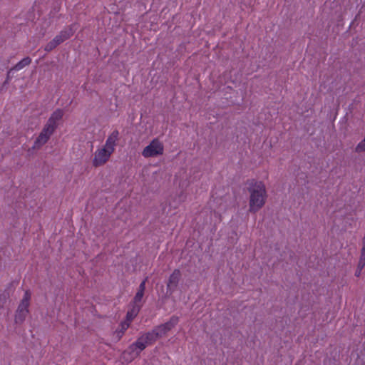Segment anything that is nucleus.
I'll return each instance as SVG.
<instances>
[{
    "label": "nucleus",
    "mask_w": 365,
    "mask_h": 365,
    "mask_svg": "<svg viewBox=\"0 0 365 365\" xmlns=\"http://www.w3.org/2000/svg\"><path fill=\"white\" fill-rule=\"evenodd\" d=\"M120 133L118 130H114L108 135L105 144L98 147L93 153L92 164L98 168L104 165L115 152L119 140Z\"/></svg>",
    "instance_id": "obj_1"
},
{
    "label": "nucleus",
    "mask_w": 365,
    "mask_h": 365,
    "mask_svg": "<svg viewBox=\"0 0 365 365\" xmlns=\"http://www.w3.org/2000/svg\"><path fill=\"white\" fill-rule=\"evenodd\" d=\"M249 212L256 213L266 204L267 192L265 184L260 180H252L248 182Z\"/></svg>",
    "instance_id": "obj_2"
},
{
    "label": "nucleus",
    "mask_w": 365,
    "mask_h": 365,
    "mask_svg": "<svg viewBox=\"0 0 365 365\" xmlns=\"http://www.w3.org/2000/svg\"><path fill=\"white\" fill-rule=\"evenodd\" d=\"M155 341L150 331L142 334L135 342L129 346L128 349L123 352V358L128 361H133L147 346L153 344Z\"/></svg>",
    "instance_id": "obj_3"
},
{
    "label": "nucleus",
    "mask_w": 365,
    "mask_h": 365,
    "mask_svg": "<svg viewBox=\"0 0 365 365\" xmlns=\"http://www.w3.org/2000/svg\"><path fill=\"white\" fill-rule=\"evenodd\" d=\"M164 150L163 143L158 138H155L143 148L142 155L145 158H158L163 155Z\"/></svg>",
    "instance_id": "obj_4"
},
{
    "label": "nucleus",
    "mask_w": 365,
    "mask_h": 365,
    "mask_svg": "<svg viewBox=\"0 0 365 365\" xmlns=\"http://www.w3.org/2000/svg\"><path fill=\"white\" fill-rule=\"evenodd\" d=\"M178 322L179 317L177 316H173L168 322L153 329L150 333L155 341H156L158 338L165 336L168 332L172 330L178 324Z\"/></svg>",
    "instance_id": "obj_5"
},
{
    "label": "nucleus",
    "mask_w": 365,
    "mask_h": 365,
    "mask_svg": "<svg viewBox=\"0 0 365 365\" xmlns=\"http://www.w3.org/2000/svg\"><path fill=\"white\" fill-rule=\"evenodd\" d=\"M31 300V293L26 290L24 292L22 299L21 300L15 314V322L17 324L22 323L29 314V307Z\"/></svg>",
    "instance_id": "obj_6"
},
{
    "label": "nucleus",
    "mask_w": 365,
    "mask_h": 365,
    "mask_svg": "<svg viewBox=\"0 0 365 365\" xmlns=\"http://www.w3.org/2000/svg\"><path fill=\"white\" fill-rule=\"evenodd\" d=\"M74 33V29L73 26L68 27L60 32V34L56 36L53 40L49 41L45 46V51L49 52L54 49L57 46L63 43L66 39L69 38L73 36Z\"/></svg>",
    "instance_id": "obj_7"
},
{
    "label": "nucleus",
    "mask_w": 365,
    "mask_h": 365,
    "mask_svg": "<svg viewBox=\"0 0 365 365\" xmlns=\"http://www.w3.org/2000/svg\"><path fill=\"white\" fill-rule=\"evenodd\" d=\"M63 115V110H56L52 113L44 126L47 127L53 131H55L58 125L59 122L61 120Z\"/></svg>",
    "instance_id": "obj_8"
},
{
    "label": "nucleus",
    "mask_w": 365,
    "mask_h": 365,
    "mask_svg": "<svg viewBox=\"0 0 365 365\" xmlns=\"http://www.w3.org/2000/svg\"><path fill=\"white\" fill-rule=\"evenodd\" d=\"M53 133L54 131L51 130L46 126H43L42 130L35 140L34 146L36 148H40L43 145L46 144Z\"/></svg>",
    "instance_id": "obj_9"
},
{
    "label": "nucleus",
    "mask_w": 365,
    "mask_h": 365,
    "mask_svg": "<svg viewBox=\"0 0 365 365\" xmlns=\"http://www.w3.org/2000/svg\"><path fill=\"white\" fill-rule=\"evenodd\" d=\"M181 277V272L179 269H175L173 273L170 275L168 283H167V289L170 292V294L175 290L177 287L180 279Z\"/></svg>",
    "instance_id": "obj_10"
},
{
    "label": "nucleus",
    "mask_w": 365,
    "mask_h": 365,
    "mask_svg": "<svg viewBox=\"0 0 365 365\" xmlns=\"http://www.w3.org/2000/svg\"><path fill=\"white\" fill-rule=\"evenodd\" d=\"M145 284H146V279H144L139 285L138 292L135 294L134 299H133L134 305H140V307L142 306V299H143V297L144 295V292L145 289Z\"/></svg>",
    "instance_id": "obj_11"
},
{
    "label": "nucleus",
    "mask_w": 365,
    "mask_h": 365,
    "mask_svg": "<svg viewBox=\"0 0 365 365\" xmlns=\"http://www.w3.org/2000/svg\"><path fill=\"white\" fill-rule=\"evenodd\" d=\"M140 309V305H133L131 309L127 312L125 320L131 323L133 319L138 315Z\"/></svg>",
    "instance_id": "obj_12"
},
{
    "label": "nucleus",
    "mask_w": 365,
    "mask_h": 365,
    "mask_svg": "<svg viewBox=\"0 0 365 365\" xmlns=\"http://www.w3.org/2000/svg\"><path fill=\"white\" fill-rule=\"evenodd\" d=\"M31 59L29 57H26L20 61L16 66L14 67V69L16 71H19L22 69L26 66H28L31 63Z\"/></svg>",
    "instance_id": "obj_13"
},
{
    "label": "nucleus",
    "mask_w": 365,
    "mask_h": 365,
    "mask_svg": "<svg viewBox=\"0 0 365 365\" xmlns=\"http://www.w3.org/2000/svg\"><path fill=\"white\" fill-rule=\"evenodd\" d=\"M358 265H359L360 268H364L365 267V249H361Z\"/></svg>",
    "instance_id": "obj_14"
},
{
    "label": "nucleus",
    "mask_w": 365,
    "mask_h": 365,
    "mask_svg": "<svg viewBox=\"0 0 365 365\" xmlns=\"http://www.w3.org/2000/svg\"><path fill=\"white\" fill-rule=\"evenodd\" d=\"M124 333L125 332L123 331L120 329L115 330L113 333L114 339L116 341H119L123 336Z\"/></svg>",
    "instance_id": "obj_15"
},
{
    "label": "nucleus",
    "mask_w": 365,
    "mask_h": 365,
    "mask_svg": "<svg viewBox=\"0 0 365 365\" xmlns=\"http://www.w3.org/2000/svg\"><path fill=\"white\" fill-rule=\"evenodd\" d=\"M130 322L125 320L123 322L120 323V329L123 331H125L128 327H130Z\"/></svg>",
    "instance_id": "obj_16"
},
{
    "label": "nucleus",
    "mask_w": 365,
    "mask_h": 365,
    "mask_svg": "<svg viewBox=\"0 0 365 365\" xmlns=\"http://www.w3.org/2000/svg\"><path fill=\"white\" fill-rule=\"evenodd\" d=\"M362 269L363 268H360L359 265H358L357 269H356V271L355 272V275L356 277H359L360 276Z\"/></svg>",
    "instance_id": "obj_17"
}]
</instances>
